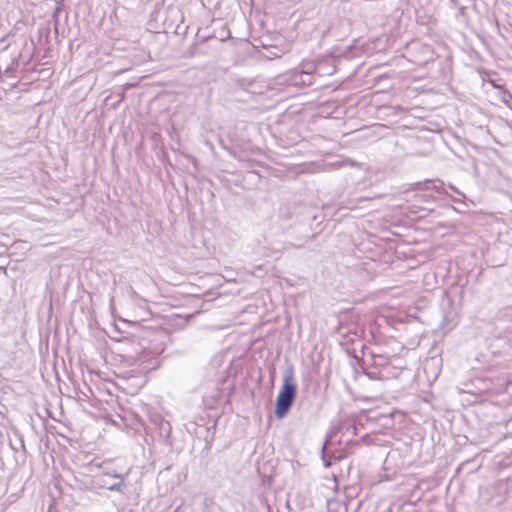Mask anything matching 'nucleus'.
Instances as JSON below:
<instances>
[{"label":"nucleus","instance_id":"f257e3e1","mask_svg":"<svg viewBox=\"0 0 512 512\" xmlns=\"http://www.w3.org/2000/svg\"><path fill=\"white\" fill-rule=\"evenodd\" d=\"M282 382V387L276 398L275 415L278 419H282L288 414L296 397L297 385L292 366L285 369Z\"/></svg>","mask_w":512,"mask_h":512},{"label":"nucleus","instance_id":"f03ea898","mask_svg":"<svg viewBox=\"0 0 512 512\" xmlns=\"http://www.w3.org/2000/svg\"><path fill=\"white\" fill-rule=\"evenodd\" d=\"M103 331L109 338L120 342L135 336L137 322H104Z\"/></svg>","mask_w":512,"mask_h":512},{"label":"nucleus","instance_id":"7ed1b4c3","mask_svg":"<svg viewBox=\"0 0 512 512\" xmlns=\"http://www.w3.org/2000/svg\"><path fill=\"white\" fill-rule=\"evenodd\" d=\"M127 475L128 473H126L125 475H114V478L119 479V482L106 486V488L110 491L123 492L124 488L126 487V483L124 480L127 477Z\"/></svg>","mask_w":512,"mask_h":512},{"label":"nucleus","instance_id":"20e7f679","mask_svg":"<svg viewBox=\"0 0 512 512\" xmlns=\"http://www.w3.org/2000/svg\"><path fill=\"white\" fill-rule=\"evenodd\" d=\"M105 475H108V476H112L114 477V475H120L119 473H116V472H112V471H107L104 473Z\"/></svg>","mask_w":512,"mask_h":512}]
</instances>
